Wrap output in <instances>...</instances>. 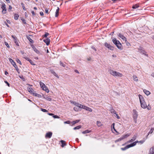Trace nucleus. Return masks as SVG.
<instances>
[{
	"label": "nucleus",
	"mask_w": 154,
	"mask_h": 154,
	"mask_svg": "<svg viewBox=\"0 0 154 154\" xmlns=\"http://www.w3.org/2000/svg\"><path fill=\"white\" fill-rule=\"evenodd\" d=\"M139 97L141 107L143 109H145L147 107V105L146 102L144 101V99L142 96L140 94H139Z\"/></svg>",
	"instance_id": "1"
},
{
	"label": "nucleus",
	"mask_w": 154,
	"mask_h": 154,
	"mask_svg": "<svg viewBox=\"0 0 154 154\" xmlns=\"http://www.w3.org/2000/svg\"><path fill=\"white\" fill-rule=\"evenodd\" d=\"M113 43L120 50H122V48L121 43L119 41H117L116 38H113L112 39Z\"/></svg>",
	"instance_id": "2"
},
{
	"label": "nucleus",
	"mask_w": 154,
	"mask_h": 154,
	"mask_svg": "<svg viewBox=\"0 0 154 154\" xmlns=\"http://www.w3.org/2000/svg\"><path fill=\"white\" fill-rule=\"evenodd\" d=\"M109 72L110 74L114 76H118V77H122V74L118 72L117 71H114L112 70H110Z\"/></svg>",
	"instance_id": "3"
},
{
	"label": "nucleus",
	"mask_w": 154,
	"mask_h": 154,
	"mask_svg": "<svg viewBox=\"0 0 154 154\" xmlns=\"http://www.w3.org/2000/svg\"><path fill=\"white\" fill-rule=\"evenodd\" d=\"M138 49L139 52H140L143 54L145 55L147 57H148V55L146 54L147 53L145 51L144 48L143 47L140 46L138 48Z\"/></svg>",
	"instance_id": "4"
},
{
	"label": "nucleus",
	"mask_w": 154,
	"mask_h": 154,
	"mask_svg": "<svg viewBox=\"0 0 154 154\" xmlns=\"http://www.w3.org/2000/svg\"><path fill=\"white\" fill-rule=\"evenodd\" d=\"M133 118L134 119L135 122L136 123V119L138 116V114L137 112L135 110H133Z\"/></svg>",
	"instance_id": "5"
},
{
	"label": "nucleus",
	"mask_w": 154,
	"mask_h": 154,
	"mask_svg": "<svg viewBox=\"0 0 154 154\" xmlns=\"http://www.w3.org/2000/svg\"><path fill=\"white\" fill-rule=\"evenodd\" d=\"M134 144H131L129 145H127L124 148H121V149L123 151L131 147H133L134 146Z\"/></svg>",
	"instance_id": "6"
},
{
	"label": "nucleus",
	"mask_w": 154,
	"mask_h": 154,
	"mask_svg": "<svg viewBox=\"0 0 154 154\" xmlns=\"http://www.w3.org/2000/svg\"><path fill=\"white\" fill-rule=\"evenodd\" d=\"M137 134H135L132 137V138L130 140L128 141L127 142V143H129L131 142H132L134 141L136 139L137 137Z\"/></svg>",
	"instance_id": "7"
},
{
	"label": "nucleus",
	"mask_w": 154,
	"mask_h": 154,
	"mask_svg": "<svg viewBox=\"0 0 154 154\" xmlns=\"http://www.w3.org/2000/svg\"><path fill=\"white\" fill-rule=\"evenodd\" d=\"M118 36L123 41H125V42H127V39L122 34L119 33Z\"/></svg>",
	"instance_id": "8"
},
{
	"label": "nucleus",
	"mask_w": 154,
	"mask_h": 154,
	"mask_svg": "<svg viewBox=\"0 0 154 154\" xmlns=\"http://www.w3.org/2000/svg\"><path fill=\"white\" fill-rule=\"evenodd\" d=\"M2 12L5 14L6 13V5L5 4L2 5Z\"/></svg>",
	"instance_id": "9"
},
{
	"label": "nucleus",
	"mask_w": 154,
	"mask_h": 154,
	"mask_svg": "<svg viewBox=\"0 0 154 154\" xmlns=\"http://www.w3.org/2000/svg\"><path fill=\"white\" fill-rule=\"evenodd\" d=\"M105 45L106 47L111 50H112L113 49V47L106 42L105 43Z\"/></svg>",
	"instance_id": "10"
},
{
	"label": "nucleus",
	"mask_w": 154,
	"mask_h": 154,
	"mask_svg": "<svg viewBox=\"0 0 154 154\" xmlns=\"http://www.w3.org/2000/svg\"><path fill=\"white\" fill-rule=\"evenodd\" d=\"M145 140H140V141H135V142H133L132 144H134V146H135V145H136V143H140V144H142L145 142Z\"/></svg>",
	"instance_id": "11"
},
{
	"label": "nucleus",
	"mask_w": 154,
	"mask_h": 154,
	"mask_svg": "<svg viewBox=\"0 0 154 154\" xmlns=\"http://www.w3.org/2000/svg\"><path fill=\"white\" fill-rule=\"evenodd\" d=\"M52 133L51 132H49L48 133H46V134L45 135V137L46 138H51L52 135Z\"/></svg>",
	"instance_id": "12"
},
{
	"label": "nucleus",
	"mask_w": 154,
	"mask_h": 154,
	"mask_svg": "<svg viewBox=\"0 0 154 154\" xmlns=\"http://www.w3.org/2000/svg\"><path fill=\"white\" fill-rule=\"evenodd\" d=\"M43 41L46 43L47 45H49L50 44V39L48 38H46L45 39L43 40Z\"/></svg>",
	"instance_id": "13"
},
{
	"label": "nucleus",
	"mask_w": 154,
	"mask_h": 154,
	"mask_svg": "<svg viewBox=\"0 0 154 154\" xmlns=\"http://www.w3.org/2000/svg\"><path fill=\"white\" fill-rule=\"evenodd\" d=\"M130 135V134H126L125 135H123L121 137V140H123V139L126 138L128 137H129Z\"/></svg>",
	"instance_id": "14"
},
{
	"label": "nucleus",
	"mask_w": 154,
	"mask_h": 154,
	"mask_svg": "<svg viewBox=\"0 0 154 154\" xmlns=\"http://www.w3.org/2000/svg\"><path fill=\"white\" fill-rule=\"evenodd\" d=\"M27 90L29 93L32 94H33V93H35L34 92V90L33 89L31 88V87H28Z\"/></svg>",
	"instance_id": "15"
},
{
	"label": "nucleus",
	"mask_w": 154,
	"mask_h": 154,
	"mask_svg": "<svg viewBox=\"0 0 154 154\" xmlns=\"http://www.w3.org/2000/svg\"><path fill=\"white\" fill-rule=\"evenodd\" d=\"M50 71L52 74H53L55 76L58 78H59V76L57 75L56 73L53 70H51Z\"/></svg>",
	"instance_id": "16"
},
{
	"label": "nucleus",
	"mask_w": 154,
	"mask_h": 154,
	"mask_svg": "<svg viewBox=\"0 0 154 154\" xmlns=\"http://www.w3.org/2000/svg\"><path fill=\"white\" fill-rule=\"evenodd\" d=\"M33 50L37 54H39L40 53V52L39 51L37 50L36 48H35L34 46H33L32 47Z\"/></svg>",
	"instance_id": "17"
},
{
	"label": "nucleus",
	"mask_w": 154,
	"mask_h": 154,
	"mask_svg": "<svg viewBox=\"0 0 154 154\" xmlns=\"http://www.w3.org/2000/svg\"><path fill=\"white\" fill-rule=\"evenodd\" d=\"M43 90H45L47 93H48L49 92V90L48 89L47 87L45 85L42 88Z\"/></svg>",
	"instance_id": "18"
},
{
	"label": "nucleus",
	"mask_w": 154,
	"mask_h": 154,
	"mask_svg": "<svg viewBox=\"0 0 154 154\" xmlns=\"http://www.w3.org/2000/svg\"><path fill=\"white\" fill-rule=\"evenodd\" d=\"M143 92L147 95H149L150 93L149 91L146 89L143 90Z\"/></svg>",
	"instance_id": "19"
},
{
	"label": "nucleus",
	"mask_w": 154,
	"mask_h": 154,
	"mask_svg": "<svg viewBox=\"0 0 154 154\" xmlns=\"http://www.w3.org/2000/svg\"><path fill=\"white\" fill-rule=\"evenodd\" d=\"M59 7H57V10H56V14H55V17H57L58 16V15L59 14Z\"/></svg>",
	"instance_id": "20"
},
{
	"label": "nucleus",
	"mask_w": 154,
	"mask_h": 154,
	"mask_svg": "<svg viewBox=\"0 0 154 154\" xmlns=\"http://www.w3.org/2000/svg\"><path fill=\"white\" fill-rule=\"evenodd\" d=\"M33 95L39 98H41L42 97V96L40 94H38L35 92L34 93H33Z\"/></svg>",
	"instance_id": "21"
},
{
	"label": "nucleus",
	"mask_w": 154,
	"mask_h": 154,
	"mask_svg": "<svg viewBox=\"0 0 154 154\" xmlns=\"http://www.w3.org/2000/svg\"><path fill=\"white\" fill-rule=\"evenodd\" d=\"M134 80L135 81L138 82V81L137 77L135 75H134L133 76Z\"/></svg>",
	"instance_id": "22"
},
{
	"label": "nucleus",
	"mask_w": 154,
	"mask_h": 154,
	"mask_svg": "<svg viewBox=\"0 0 154 154\" xmlns=\"http://www.w3.org/2000/svg\"><path fill=\"white\" fill-rule=\"evenodd\" d=\"M60 142H61L62 144L61 146L62 147H63L65 146L66 145L65 141L63 140H61L60 141Z\"/></svg>",
	"instance_id": "23"
},
{
	"label": "nucleus",
	"mask_w": 154,
	"mask_h": 154,
	"mask_svg": "<svg viewBox=\"0 0 154 154\" xmlns=\"http://www.w3.org/2000/svg\"><path fill=\"white\" fill-rule=\"evenodd\" d=\"M139 7V5L138 4H137L133 5L132 6V8L133 9H136Z\"/></svg>",
	"instance_id": "24"
},
{
	"label": "nucleus",
	"mask_w": 154,
	"mask_h": 154,
	"mask_svg": "<svg viewBox=\"0 0 154 154\" xmlns=\"http://www.w3.org/2000/svg\"><path fill=\"white\" fill-rule=\"evenodd\" d=\"M26 38L31 43H33V40L29 37V36H27Z\"/></svg>",
	"instance_id": "25"
},
{
	"label": "nucleus",
	"mask_w": 154,
	"mask_h": 154,
	"mask_svg": "<svg viewBox=\"0 0 154 154\" xmlns=\"http://www.w3.org/2000/svg\"><path fill=\"white\" fill-rule=\"evenodd\" d=\"M91 132V131L88 130H86L85 131L82 132V133L83 134H85L86 133H88Z\"/></svg>",
	"instance_id": "26"
},
{
	"label": "nucleus",
	"mask_w": 154,
	"mask_h": 154,
	"mask_svg": "<svg viewBox=\"0 0 154 154\" xmlns=\"http://www.w3.org/2000/svg\"><path fill=\"white\" fill-rule=\"evenodd\" d=\"M11 37L14 39V42H15L17 41L18 40L17 37H16L15 36H14V35H11Z\"/></svg>",
	"instance_id": "27"
},
{
	"label": "nucleus",
	"mask_w": 154,
	"mask_h": 154,
	"mask_svg": "<svg viewBox=\"0 0 154 154\" xmlns=\"http://www.w3.org/2000/svg\"><path fill=\"white\" fill-rule=\"evenodd\" d=\"M9 60L10 61V62L12 65H14V64L15 63V62L14 61V60L11 58H9Z\"/></svg>",
	"instance_id": "28"
},
{
	"label": "nucleus",
	"mask_w": 154,
	"mask_h": 154,
	"mask_svg": "<svg viewBox=\"0 0 154 154\" xmlns=\"http://www.w3.org/2000/svg\"><path fill=\"white\" fill-rule=\"evenodd\" d=\"M110 111L112 113L116 114V112L113 108L110 109Z\"/></svg>",
	"instance_id": "29"
},
{
	"label": "nucleus",
	"mask_w": 154,
	"mask_h": 154,
	"mask_svg": "<svg viewBox=\"0 0 154 154\" xmlns=\"http://www.w3.org/2000/svg\"><path fill=\"white\" fill-rule=\"evenodd\" d=\"M97 124L99 127L101 126L102 125L100 122L97 121Z\"/></svg>",
	"instance_id": "30"
},
{
	"label": "nucleus",
	"mask_w": 154,
	"mask_h": 154,
	"mask_svg": "<svg viewBox=\"0 0 154 154\" xmlns=\"http://www.w3.org/2000/svg\"><path fill=\"white\" fill-rule=\"evenodd\" d=\"M14 19L16 20H17L18 19L19 16L18 14H15L14 15Z\"/></svg>",
	"instance_id": "31"
},
{
	"label": "nucleus",
	"mask_w": 154,
	"mask_h": 154,
	"mask_svg": "<svg viewBox=\"0 0 154 154\" xmlns=\"http://www.w3.org/2000/svg\"><path fill=\"white\" fill-rule=\"evenodd\" d=\"M80 121V120H76L75 121H73L72 122V124L73 125H74L76 123H77L79 122Z\"/></svg>",
	"instance_id": "32"
},
{
	"label": "nucleus",
	"mask_w": 154,
	"mask_h": 154,
	"mask_svg": "<svg viewBox=\"0 0 154 154\" xmlns=\"http://www.w3.org/2000/svg\"><path fill=\"white\" fill-rule=\"evenodd\" d=\"M86 110H87L89 112H92V110L90 108L88 107H87Z\"/></svg>",
	"instance_id": "33"
},
{
	"label": "nucleus",
	"mask_w": 154,
	"mask_h": 154,
	"mask_svg": "<svg viewBox=\"0 0 154 154\" xmlns=\"http://www.w3.org/2000/svg\"><path fill=\"white\" fill-rule=\"evenodd\" d=\"M40 86L42 88H43V87H44L45 85L42 82H40Z\"/></svg>",
	"instance_id": "34"
},
{
	"label": "nucleus",
	"mask_w": 154,
	"mask_h": 154,
	"mask_svg": "<svg viewBox=\"0 0 154 154\" xmlns=\"http://www.w3.org/2000/svg\"><path fill=\"white\" fill-rule=\"evenodd\" d=\"M81 128V125H79L78 126H77L76 127H75L74 128H73V129L74 130H76L79 129Z\"/></svg>",
	"instance_id": "35"
},
{
	"label": "nucleus",
	"mask_w": 154,
	"mask_h": 154,
	"mask_svg": "<svg viewBox=\"0 0 154 154\" xmlns=\"http://www.w3.org/2000/svg\"><path fill=\"white\" fill-rule=\"evenodd\" d=\"M81 105L82 104L79 103H76V104H75V106H77L78 107H79V108H80Z\"/></svg>",
	"instance_id": "36"
},
{
	"label": "nucleus",
	"mask_w": 154,
	"mask_h": 154,
	"mask_svg": "<svg viewBox=\"0 0 154 154\" xmlns=\"http://www.w3.org/2000/svg\"><path fill=\"white\" fill-rule=\"evenodd\" d=\"M154 130V128H151V129H150V131L149 132V133H148V135L149 134H151L152 133L153 131Z\"/></svg>",
	"instance_id": "37"
},
{
	"label": "nucleus",
	"mask_w": 154,
	"mask_h": 154,
	"mask_svg": "<svg viewBox=\"0 0 154 154\" xmlns=\"http://www.w3.org/2000/svg\"><path fill=\"white\" fill-rule=\"evenodd\" d=\"M44 98L49 101H51V98L49 97H45Z\"/></svg>",
	"instance_id": "38"
},
{
	"label": "nucleus",
	"mask_w": 154,
	"mask_h": 154,
	"mask_svg": "<svg viewBox=\"0 0 154 154\" xmlns=\"http://www.w3.org/2000/svg\"><path fill=\"white\" fill-rule=\"evenodd\" d=\"M87 107V106H85L81 105L80 108H82V109H86Z\"/></svg>",
	"instance_id": "39"
},
{
	"label": "nucleus",
	"mask_w": 154,
	"mask_h": 154,
	"mask_svg": "<svg viewBox=\"0 0 154 154\" xmlns=\"http://www.w3.org/2000/svg\"><path fill=\"white\" fill-rule=\"evenodd\" d=\"M16 61L17 62L19 63L21 65L22 64L20 61L18 59H17L16 60Z\"/></svg>",
	"instance_id": "40"
},
{
	"label": "nucleus",
	"mask_w": 154,
	"mask_h": 154,
	"mask_svg": "<svg viewBox=\"0 0 154 154\" xmlns=\"http://www.w3.org/2000/svg\"><path fill=\"white\" fill-rule=\"evenodd\" d=\"M49 35V34L48 33L45 32V34L43 36L44 37L46 38Z\"/></svg>",
	"instance_id": "41"
},
{
	"label": "nucleus",
	"mask_w": 154,
	"mask_h": 154,
	"mask_svg": "<svg viewBox=\"0 0 154 154\" xmlns=\"http://www.w3.org/2000/svg\"><path fill=\"white\" fill-rule=\"evenodd\" d=\"M73 109L75 111H79V108L76 107H75L73 108Z\"/></svg>",
	"instance_id": "42"
},
{
	"label": "nucleus",
	"mask_w": 154,
	"mask_h": 154,
	"mask_svg": "<svg viewBox=\"0 0 154 154\" xmlns=\"http://www.w3.org/2000/svg\"><path fill=\"white\" fill-rule=\"evenodd\" d=\"M60 64L61 66L64 67L65 66V65L61 61L60 62Z\"/></svg>",
	"instance_id": "43"
},
{
	"label": "nucleus",
	"mask_w": 154,
	"mask_h": 154,
	"mask_svg": "<svg viewBox=\"0 0 154 154\" xmlns=\"http://www.w3.org/2000/svg\"><path fill=\"white\" fill-rule=\"evenodd\" d=\"M21 4L22 6V7L23 10H25V11L26 10V9L25 8V6L24 5V4H23V3H21Z\"/></svg>",
	"instance_id": "44"
},
{
	"label": "nucleus",
	"mask_w": 154,
	"mask_h": 154,
	"mask_svg": "<svg viewBox=\"0 0 154 154\" xmlns=\"http://www.w3.org/2000/svg\"><path fill=\"white\" fill-rule=\"evenodd\" d=\"M121 140H121V138H120L119 139H117V140H115V142L116 143H117V142L120 141Z\"/></svg>",
	"instance_id": "45"
},
{
	"label": "nucleus",
	"mask_w": 154,
	"mask_h": 154,
	"mask_svg": "<svg viewBox=\"0 0 154 154\" xmlns=\"http://www.w3.org/2000/svg\"><path fill=\"white\" fill-rule=\"evenodd\" d=\"M41 110L44 112H48V111L45 109L41 108Z\"/></svg>",
	"instance_id": "46"
},
{
	"label": "nucleus",
	"mask_w": 154,
	"mask_h": 154,
	"mask_svg": "<svg viewBox=\"0 0 154 154\" xmlns=\"http://www.w3.org/2000/svg\"><path fill=\"white\" fill-rule=\"evenodd\" d=\"M14 42L15 43L16 45L18 46H19V41L18 40Z\"/></svg>",
	"instance_id": "47"
},
{
	"label": "nucleus",
	"mask_w": 154,
	"mask_h": 154,
	"mask_svg": "<svg viewBox=\"0 0 154 154\" xmlns=\"http://www.w3.org/2000/svg\"><path fill=\"white\" fill-rule=\"evenodd\" d=\"M53 117L54 118H59L60 117L57 116V115H54L53 116Z\"/></svg>",
	"instance_id": "48"
},
{
	"label": "nucleus",
	"mask_w": 154,
	"mask_h": 154,
	"mask_svg": "<svg viewBox=\"0 0 154 154\" xmlns=\"http://www.w3.org/2000/svg\"><path fill=\"white\" fill-rule=\"evenodd\" d=\"M29 61L32 65H35V64H34L33 62L30 59Z\"/></svg>",
	"instance_id": "49"
},
{
	"label": "nucleus",
	"mask_w": 154,
	"mask_h": 154,
	"mask_svg": "<svg viewBox=\"0 0 154 154\" xmlns=\"http://www.w3.org/2000/svg\"><path fill=\"white\" fill-rule=\"evenodd\" d=\"M70 103H71L74 104L75 105V104H76V103H77V102H74V101H70Z\"/></svg>",
	"instance_id": "50"
},
{
	"label": "nucleus",
	"mask_w": 154,
	"mask_h": 154,
	"mask_svg": "<svg viewBox=\"0 0 154 154\" xmlns=\"http://www.w3.org/2000/svg\"><path fill=\"white\" fill-rule=\"evenodd\" d=\"M114 125H115V123H113L112 124V127L114 129V130L116 131V130H115V128H114Z\"/></svg>",
	"instance_id": "51"
},
{
	"label": "nucleus",
	"mask_w": 154,
	"mask_h": 154,
	"mask_svg": "<svg viewBox=\"0 0 154 154\" xmlns=\"http://www.w3.org/2000/svg\"><path fill=\"white\" fill-rule=\"evenodd\" d=\"M16 70L17 72L18 73H20V70L18 68V67H17L16 68Z\"/></svg>",
	"instance_id": "52"
},
{
	"label": "nucleus",
	"mask_w": 154,
	"mask_h": 154,
	"mask_svg": "<svg viewBox=\"0 0 154 154\" xmlns=\"http://www.w3.org/2000/svg\"><path fill=\"white\" fill-rule=\"evenodd\" d=\"M70 122L69 121H67L64 122V124H69L70 123Z\"/></svg>",
	"instance_id": "53"
},
{
	"label": "nucleus",
	"mask_w": 154,
	"mask_h": 154,
	"mask_svg": "<svg viewBox=\"0 0 154 154\" xmlns=\"http://www.w3.org/2000/svg\"><path fill=\"white\" fill-rule=\"evenodd\" d=\"M6 83L8 87H10V84L6 81H4Z\"/></svg>",
	"instance_id": "54"
},
{
	"label": "nucleus",
	"mask_w": 154,
	"mask_h": 154,
	"mask_svg": "<svg viewBox=\"0 0 154 154\" xmlns=\"http://www.w3.org/2000/svg\"><path fill=\"white\" fill-rule=\"evenodd\" d=\"M24 58L26 60H27L28 61H29L30 60V59L29 58L26 57H24Z\"/></svg>",
	"instance_id": "55"
},
{
	"label": "nucleus",
	"mask_w": 154,
	"mask_h": 154,
	"mask_svg": "<svg viewBox=\"0 0 154 154\" xmlns=\"http://www.w3.org/2000/svg\"><path fill=\"white\" fill-rule=\"evenodd\" d=\"M5 45L8 48H10V46H9V45L7 42H5Z\"/></svg>",
	"instance_id": "56"
},
{
	"label": "nucleus",
	"mask_w": 154,
	"mask_h": 154,
	"mask_svg": "<svg viewBox=\"0 0 154 154\" xmlns=\"http://www.w3.org/2000/svg\"><path fill=\"white\" fill-rule=\"evenodd\" d=\"M12 9V7L11 5H9L8 10L9 11H11V10Z\"/></svg>",
	"instance_id": "57"
},
{
	"label": "nucleus",
	"mask_w": 154,
	"mask_h": 154,
	"mask_svg": "<svg viewBox=\"0 0 154 154\" xmlns=\"http://www.w3.org/2000/svg\"><path fill=\"white\" fill-rule=\"evenodd\" d=\"M116 116H115V117L117 118L118 119H119L120 118V117L118 116V115L116 113V114H115Z\"/></svg>",
	"instance_id": "58"
},
{
	"label": "nucleus",
	"mask_w": 154,
	"mask_h": 154,
	"mask_svg": "<svg viewBox=\"0 0 154 154\" xmlns=\"http://www.w3.org/2000/svg\"><path fill=\"white\" fill-rule=\"evenodd\" d=\"M48 9L47 8L45 9V12L46 13L48 14Z\"/></svg>",
	"instance_id": "59"
},
{
	"label": "nucleus",
	"mask_w": 154,
	"mask_h": 154,
	"mask_svg": "<svg viewBox=\"0 0 154 154\" xmlns=\"http://www.w3.org/2000/svg\"><path fill=\"white\" fill-rule=\"evenodd\" d=\"M125 42L126 43V45L127 46H129V45H130V44L127 41V42Z\"/></svg>",
	"instance_id": "60"
},
{
	"label": "nucleus",
	"mask_w": 154,
	"mask_h": 154,
	"mask_svg": "<svg viewBox=\"0 0 154 154\" xmlns=\"http://www.w3.org/2000/svg\"><path fill=\"white\" fill-rule=\"evenodd\" d=\"M91 48L92 49H94L95 51H97L96 49L95 48L94 46H92L91 47Z\"/></svg>",
	"instance_id": "61"
},
{
	"label": "nucleus",
	"mask_w": 154,
	"mask_h": 154,
	"mask_svg": "<svg viewBox=\"0 0 154 154\" xmlns=\"http://www.w3.org/2000/svg\"><path fill=\"white\" fill-rule=\"evenodd\" d=\"M40 14L41 16H43L44 15V13L42 11H41L40 12Z\"/></svg>",
	"instance_id": "62"
},
{
	"label": "nucleus",
	"mask_w": 154,
	"mask_h": 154,
	"mask_svg": "<svg viewBox=\"0 0 154 154\" xmlns=\"http://www.w3.org/2000/svg\"><path fill=\"white\" fill-rule=\"evenodd\" d=\"M31 13L34 16L35 15V14L33 11H32Z\"/></svg>",
	"instance_id": "63"
},
{
	"label": "nucleus",
	"mask_w": 154,
	"mask_h": 154,
	"mask_svg": "<svg viewBox=\"0 0 154 154\" xmlns=\"http://www.w3.org/2000/svg\"><path fill=\"white\" fill-rule=\"evenodd\" d=\"M14 66L15 68V69L17 67V65L16 64V63H15V64H14V65H13Z\"/></svg>",
	"instance_id": "64"
}]
</instances>
